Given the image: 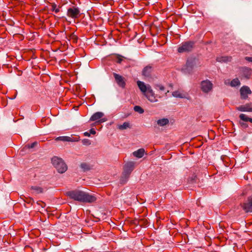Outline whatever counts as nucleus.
I'll return each mask as SVG.
<instances>
[{"label":"nucleus","mask_w":252,"mask_h":252,"mask_svg":"<svg viewBox=\"0 0 252 252\" xmlns=\"http://www.w3.org/2000/svg\"><path fill=\"white\" fill-rule=\"evenodd\" d=\"M66 194L70 198L80 202L93 203L96 200L95 196L79 189L67 191Z\"/></svg>","instance_id":"1"},{"label":"nucleus","mask_w":252,"mask_h":252,"mask_svg":"<svg viewBox=\"0 0 252 252\" xmlns=\"http://www.w3.org/2000/svg\"><path fill=\"white\" fill-rule=\"evenodd\" d=\"M137 84L141 92L150 102L158 101V99L155 96V94L150 85H146L145 83L141 81H138Z\"/></svg>","instance_id":"2"},{"label":"nucleus","mask_w":252,"mask_h":252,"mask_svg":"<svg viewBox=\"0 0 252 252\" xmlns=\"http://www.w3.org/2000/svg\"><path fill=\"white\" fill-rule=\"evenodd\" d=\"M134 163L129 162L126 163L124 167V171L120 179L121 184H125L128 180L130 174L134 169Z\"/></svg>","instance_id":"3"},{"label":"nucleus","mask_w":252,"mask_h":252,"mask_svg":"<svg viewBox=\"0 0 252 252\" xmlns=\"http://www.w3.org/2000/svg\"><path fill=\"white\" fill-rule=\"evenodd\" d=\"M52 163L57 169L58 172L60 173H63L67 170V167L66 165L61 158L54 157L52 158Z\"/></svg>","instance_id":"4"},{"label":"nucleus","mask_w":252,"mask_h":252,"mask_svg":"<svg viewBox=\"0 0 252 252\" xmlns=\"http://www.w3.org/2000/svg\"><path fill=\"white\" fill-rule=\"evenodd\" d=\"M194 43L193 41H187L183 42L178 47V52L180 53L189 52L194 47Z\"/></svg>","instance_id":"5"},{"label":"nucleus","mask_w":252,"mask_h":252,"mask_svg":"<svg viewBox=\"0 0 252 252\" xmlns=\"http://www.w3.org/2000/svg\"><path fill=\"white\" fill-rule=\"evenodd\" d=\"M241 207L246 213L252 212V195L241 203Z\"/></svg>","instance_id":"6"},{"label":"nucleus","mask_w":252,"mask_h":252,"mask_svg":"<svg viewBox=\"0 0 252 252\" xmlns=\"http://www.w3.org/2000/svg\"><path fill=\"white\" fill-rule=\"evenodd\" d=\"M155 89L158 92V94H156V98L158 100V98H160L163 96L166 95L168 91H166L165 88L160 84H156L154 85Z\"/></svg>","instance_id":"7"},{"label":"nucleus","mask_w":252,"mask_h":252,"mask_svg":"<svg viewBox=\"0 0 252 252\" xmlns=\"http://www.w3.org/2000/svg\"><path fill=\"white\" fill-rule=\"evenodd\" d=\"M197 61L195 58L189 59L185 66L184 70L186 72L190 73L196 66Z\"/></svg>","instance_id":"8"},{"label":"nucleus","mask_w":252,"mask_h":252,"mask_svg":"<svg viewBox=\"0 0 252 252\" xmlns=\"http://www.w3.org/2000/svg\"><path fill=\"white\" fill-rule=\"evenodd\" d=\"M200 88L203 92L208 93L212 90L213 84L208 80L202 81L200 84Z\"/></svg>","instance_id":"9"},{"label":"nucleus","mask_w":252,"mask_h":252,"mask_svg":"<svg viewBox=\"0 0 252 252\" xmlns=\"http://www.w3.org/2000/svg\"><path fill=\"white\" fill-rule=\"evenodd\" d=\"M80 12V11L78 7L72 6L67 9V15L68 17L72 18H76L79 16Z\"/></svg>","instance_id":"10"},{"label":"nucleus","mask_w":252,"mask_h":252,"mask_svg":"<svg viewBox=\"0 0 252 252\" xmlns=\"http://www.w3.org/2000/svg\"><path fill=\"white\" fill-rule=\"evenodd\" d=\"M113 76L118 85L122 88H125L126 85L125 78L116 73H113Z\"/></svg>","instance_id":"11"},{"label":"nucleus","mask_w":252,"mask_h":252,"mask_svg":"<svg viewBox=\"0 0 252 252\" xmlns=\"http://www.w3.org/2000/svg\"><path fill=\"white\" fill-rule=\"evenodd\" d=\"M241 98L243 99H246L248 97V95L252 94V91L250 88L248 86H243L240 90Z\"/></svg>","instance_id":"12"},{"label":"nucleus","mask_w":252,"mask_h":252,"mask_svg":"<svg viewBox=\"0 0 252 252\" xmlns=\"http://www.w3.org/2000/svg\"><path fill=\"white\" fill-rule=\"evenodd\" d=\"M104 116V114L100 112H97L94 114L91 117L90 121H98L99 123L104 122L106 121L105 119L102 118Z\"/></svg>","instance_id":"13"},{"label":"nucleus","mask_w":252,"mask_h":252,"mask_svg":"<svg viewBox=\"0 0 252 252\" xmlns=\"http://www.w3.org/2000/svg\"><path fill=\"white\" fill-rule=\"evenodd\" d=\"M236 110L241 112H252V103H248L237 107Z\"/></svg>","instance_id":"14"},{"label":"nucleus","mask_w":252,"mask_h":252,"mask_svg":"<svg viewBox=\"0 0 252 252\" xmlns=\"http://www.w3.org/2000/svg\"><path fill=\"white\" fill-rule=\"evenodd\" d=\"M172 95L175 97L181 98H188V94L182 90H177L172 92Z\"/></svg>","instance_id":"15"},{"label":"nucleus","mask_w":252,"mask_h":252,"mask_svg":"<svg viewBox=\"0 0 252 252\" xmlns=\"http://www.w3.org/2000/svg\"><path fill=\"white\" fill-rule=\"evenodd\" d=\"M153 71V67L152 66L147 65L145 66L142 70V75L145 77H150Z\"/></svg>","instance_id":"16"},{"label":"nucleus","mask_w":252,"mask_h":252,"mask_svg":"<svg viewBox=\"0 0 252 252\" xmlns=\"http://www.w3.org/2000/svg\"><path fill=\"white\" fill-rule=\"evenodd\" d=\"M241 71L242 73V76L245 78H249L251 75V70L249 68H242Z\"/></svg>","instance_id":"17"},{"label":"nucleus","mask_w":252,"mask_h":252,"mask_svg":"<svg viewBox=\"0 0 252 252\" xmlns=\"http://www.w3.org/2000/svg\"><path fill=\"white\" fill-rule=\"evenodd\" d=\"M145 153V150L143 148L139 149L138 150L134 152L133 155L134 157L137 158H141L143 157Z\"/></svg>","instance_id":"18"},{"label":"nucleus","mask_w":252,"mask_h":252,"mask_svg":"<svg viewBox=\"0 0 252 252\" xmlns=\"http://www.w3.org/2000/svg\"><path fill=\"white\" fill-rule=\"evenodd\" d=\"M168 123L169 120L167 118H163L161 119H159L157 121L158 125L161 126H164L167 125Z\"/></svg>","instance_id":"19"},{"label":"nucleus","mask_w":252,"mask_h":252,"mask_svg":"<svg viewBox=\"0 0 252 252\" xmlns=\"http://www.w3.org/2000/svg\"><path fill=\"white\" fill-rule=\"evenodd\" d=\"M232 58L231 57H221L220 58H218L217 60L218 62H228L231 61Z\"/></svg>","instance_id":"20"},{"label":"nucleus","mask_w":252,"mask_h":252,"mask_svg":"<svg viewBox=\"0 0 252 252\" xmlns=\"http://www.w3.org/2000/svg\"><path fill=\"white\" fill-rule=\"evenodd\" d=\"M240 119L244 122H250L252 123V118L248 117L244 114H241L239 116Z\"/></svg>","instance_id":"21"},{"label":"nucleus","mask_w":252,"mask_h":252,"mask_svg":"<svg viewBox=\"0 0 252 252\" xmlns=\"http://www.w3.org/2000/svg\"><path fill=\"white\" fill-rule=\"evenodd\" d=\"M31 189L34 191L36 194L40 193L43 192V189L38 186H32Z\"/></svg>","instance_id":"22"},{"label":"nucleus","mask_w":252,"mask_h":252,"mask_svg":"<svg viewBox=\"0 0 252 252\" xmlns=\"http://www.w3.org/2000/svg\"><path fill=\"white\" fill-rule=\"evenodd\" d=\"M230 85L231 87L239 86L240 85V82L238 78H235L231 81Z\"/></svg>","instance_id":"23"},{"label":"nucleus","mask_w":252,"mask_h":252,"mask_svg":"<svg viewBox=\"0 0 252 252\" xmlns=\"http://www.w3.org/2000/svg\"><path fill=\"white\" fill-rule=\"evenodd\" d=\"M128 127H130V124L128 122H125L123 125L118 126V128L120 130L126 129Z\"/></svg>","instance_id":"24"},{"label":"nucleus","mask_w":252,"mask_h":252,"mask_svg":"<svg viewBox=\"0 0 252 252\" xmlns=\"http://www.w3.org/2000/svg\"><path fill=\"white\" fill-rule=\"evenodd\" d=\"M60 6L57 7V5L55 3H51V9L52 11H55L56 13H57L60 11Z\"/></svg>","instance_id":"25"},{"label":"nucleus","mask_w":252,"mask_h":252,"mask_svg":"<svg viewBox=\"0 0 252 252\" xmlns=\"http://www.w3.org/2000/svg\"><path fill=\"white\" fill-rule=\"evenodd\" d=\"M80 167L84 171H88L90 169L89 165L85 162L82 163L80 164Z\"/></svg>","instance_id":"26"},{"label":"nucleus","mask_w":252,"mask_h":252,"mask_svg":"<svg viewBox=\"0 0 252 252\" xmlns=\"http://www.w3.org/2000/svg\"><path fill=\"white\" fill-rule=\"evenodd\" d=\"M68 136H59L56 138V141H62L64 142H68Z\"/></svg>","instance_id":"27"},{"label":"nucleus","mask_w":252,"mask_h":252,"mask_svg":"<svg viewBox=\"0 0 252 252\" xmlns=\"http://www.w3.org/2000/svg\"><path fill=\"white\" fill-rule=\"evenodd\" d=\"M69 140H68V142H78L80 140V137L79 136H77L76 137L68 136Z\"/></svg>","instance_id":"28"},{"label":"nucleus","mask_w":252,"mask_h":252,"mask_svg":"<svg viewBox=\"0 0 252 252\" xmlns=\"http://www.w3.org/2000/svg\"><path fill=\"white\" fill-rule=\"evenodd\" d=\"M134 110L140 114H142L144 112V109L139 106H135L134 107Z\"/></svg>","instance_id":"29"},{"label":"nucleus","mask_w":252,"mask_h":252,"mask_svg":"<svg viewBox=\"0 0 252 252\" xmlns=\"http://www.w3.org/2000/svg\"><path fill=\"white\" fill-rule=\"evenodd\" d=\"M82 143L84 145L89 146L91 144V141L88 139H84L82 140Z\"/></svg>","instance_id":"30"},{"label":"nucleus","mask_w":252,"mask_h":252,"mask_svg":"<svg viewBox=\"0 0 252 252\" xmlns=\"http://www.w3.org/2000/svg\"><path fill=\"white\" fill-rule=\"evenodd\" d=\"M123 57L121 55H117L116 59V62L118 63H121L123 60Z\"/></svg>","instance_id":"31"},{"label":"nucleus","mask_w":252,"mask_h":252,"mask_svg":"<svg viewBox=\"0 0 252 252\" xmlns=\"http://www.w3.org/2000/svg\"><path fill=\"white\" fill-rule=\"evenodd\" d=\"M37 145V143L36 142H35L32 143L31 145H29L28 147L29 148H33Z\"/></svg>","instance_id":"32"},{"label":"nucleus","mask_w":252,"mask_h":252,"mask_svg":"<svg viewBox=\"0 0 252 252\" xmlns=\"http://www.w3.org/2000/svg\"><path fill=\"white\" fill-rule=\"evenodd\" d=\"M71 38L73 40L74 42H77V37L75 35H72Z\"/></svg>","instance_id":"33"},{"label":"nucleus","mask_w":252,"mask_h":252,"mask_svg":"<svg viewBox=\"0 0 252 252\" xmlns=\"http://www.w3.org/2000/svg\"><path fill=\"white\" fill-rule=\"evenodd\" d=\"M90 133L92 134H95L96 133V132H95V130H94V129L91 128L90 130Z\"/></svg>","instance_id":"34"},{"label":"nucleus","mask_w":252,"mask_h":252,"mask_svg":"<svg viewBox=\"0 0 252 252\" xmlns=\"http://www.w3.org/2000/svg\"><path fill=\"white\" fill-rule=\"evenodd\" d=\"M245 60L248 62H252V57H246Z\"/></svg>","instance_id":"35"},{"label":"nucleus","mask_w":252,"mask_h":252,"mask_svg":"<svg viewBox=\"0 0 252 252\" xmlns=\"http://www.w3.org/2000/svg\"><path fill=\"white\" fill-rule=\"evenodd\" d=\"M84 135L85 136H90V133H89L88 132H85L84 133Z\"/></svg>","instance_id":"36"},{"label":"nucleus","mask_w":252,"mask_h":252,"mask_svg":"<svg viewBox=\"0 0 252 252\" xmlns=\"http://www.w3.org/2000/svg\"><path fill=\"white\" fill-rule=\"evenodd\" d=\"M251 252H252V250Z\"/></svg>","instance_id":"37"}]
</instances>
